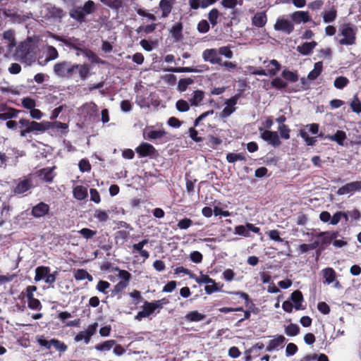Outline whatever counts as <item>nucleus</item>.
<instances>
[{"mask_svg":"<svg viewBox=\"0 0 361 361\" xmlns=\"http://www.w3.org/2000/svg\"><path fill=\"white\" fill-rule=\"evenodd\" d=\"M19 123L20 124L21 128H25L20 130V135L21 137H25L27 134L30 133H34L36 134L42 133L49 129L56 128L67 130L68 128V126L67 123H62L60 121L49 122L47 121H43L39 123L26 118H21L19 120ZM63 133H66L67 131H65Z\"/></svg>","mask_w":361,"mask_h":361,"instance_id":"f257e3e1","label":"nucleus"},{"mask_svg":"<svg viewBox=\"0 0 361 361\" xmlns=\"http://www.w3.org/2000/svg\"><path fill=\"white\" fill-rule=\"evenodd\" d=\"M54 73L61 78H73L78 73L81 80H85L90 73V66L87 63L73 64L70 61H64L56 63L54 66Z\"/></svg>","mask_w":361,"mask_h":361,"instance_id":"f03ea898","label":"nucleus"},{"mask_svg":"<svg viewBox=\"0 0 361 361\" xmlns=\"http://www.w3.org/2000/svg\"><path fill=\"white\" fill-rule=\"evenodd\" d=\"M97 10L95 3L92 0L85 2L83 6H73L69 11L71 18L79 23L85 22V17L87 15L94 13Z\"/></svg>","mask_w":361,"mask_h":361,"instance_id":"7ed1b4c3","label":"nucleus"},{"mask_svg":"<svg viewBox=\"0 0 361 361\" xmlns=\"http://www.w3.org/2000/svg\"><path fill=\"white\" fill-rule=\"evenodd\" d=\"M338 36L343 37L338 39L339 44L353 45L356 41V28L350 23H345L340 27Z\"/></svg>","mask_w":361,"mask_h":361,"instance_id":"20e7f679","label":"nucleus"},{"mask_svg":"<svg viewBox=\"0 0 361 361\" xmlns=\"http://www.w3.org/2000/svg\"><path fill=\"white\" fill-rule=\"evenodd\" d=\"M37 341L39 345L43 346L48 350H49L51 346L60 353H63L68 349V346L65 343L56 338H51V340L47 341L43 336H41L37 339Z\"/></svg>","mask_w":361,"mask_h":361,"instance_id":"39448f33","label":"nucleus"},{"mask_svg":"<svg viewBox=\"0 0 361 361\" xmlns=\"http://www.w3.org/2000/svg\"><path fill=\"white\" fill-rule=\"evenodd\" d=\"M97 327L98 324L97 322L90 324L85 331H81L75 336L74 341L80 342L83 340L85 344H88L91 337L96 333Z\"/></svg>","mask_w":361,"mask_h":361,"instance_id":"423d86ee","label":"nucleus"},{"mask_svg":"<svg viewBox=\"0 0 361 361\" xmlns=\"http://www.w3.org/2000/svg\"><path fill=\"white\" fill-rule=\"evenodd\" d=\"M37 290L35 286H28L26 288V298L27 300V306L30 309L34 310H40L42 307L40 301L34 298L33 293Z\"/></svg>","mask_w":361,"mask_h":361,"instance_id":"0eeeda50","label":"nucleus"},{"mask_svg":"<svg viewBox=\"0 0 361 361\" xmlns=\"http://www.w3.org/2000/svg\"><path fill=\"white\" fill-rule=\"evenodd\" d=\"M135 151L140 157H153L157 154V151L154 146L147 142H142L136 147Z\"/></svg>","mask_w":361,"mask_h":361,"instance_id":"6e6552de","label":"nucleus"},{"mask_svg":"<svg viewBox=\"0 0 361 361\" xmlns=\"http://www.w3.org/2000/svg\"><path fill=\"white\" fill-rule=\"evenodd\" d=\"M49 205L44 202H40L32 207L31 215L36 219H39L49 214Z\"/></svg>","mask_w":361,"mask_h":361,"instance_id":"1a4fd4ad","label":"nucleus"},{"mask_svg":"<svg viewBox=\"0 0 361 361\" xmlns=\"http://www.w3.org/2000/svg\"><path fill=\"white\" fill-rule=\"evenodd\" d=\"M202 59L211 64H221L222 59L216 49H207L202 52Z\"/></svg>","mask_w":361,"mask_h":361,"instance_id":"9d476101","label":"nucleus"},{"mask_svg":"<svg viewBox=\"0 0 361 361\" xmlns=\"http://www.w3.org/2000/svg\"><path fill=\"white\" fill-rule=\"evenodd\" d=\"M249 231H252L253 233H259L260 231V228L250 223H247L245 226L239 225L235 227V233L239 235L248 237L250 236Z\"/></svg>","mask_w":361,"mask_h":361,"instance_id":"9b49d317","label":"nucleus"},{"mask_svg":"<svg viewBox=\"0 0 361 361\" xmlns=\"http://www.w3.org/2000/svg\"><path fill=\"white\" fill-rule=\"evenodd\" d=\"M260 137L262 140L268 142L274 147H278L281 145V142L279 139V136L276 131L263 130L261 133Z\"/></svg>","mask_w":361,"mask_h":361,"instance_id":"f8f14e48","label":"nucleus"},{"mask_svg":"<svg viewBox=\"0 0 361 361\" xmlns=\"http://www.w3.org/2000/svg\"><path fill=\"white\" fill-rule=\"evenodd\" d=\"M274 29L284 32L286 34H290L294 30V25L287 19L279 18L274 25Z\"/></svg>","mask_w":361,"mask_h":361,"instance_id":"ddd939ff","label":"nucleus"},{"mask_svg":"<svg viewBox=\"0 0 361 361\" xmlns=\"http://www.w3.org/2000/svg\"><path fill=\"white\" fill-rule=\"evenodd\" d=\"M361 190V181L357 180L346 183L338 190V195H345Z\"/></svg>","mask_w":361,"mask_h":361,"instance_id":"4468645a","label":"nucleus"},{"mask_svg":"<svg viewBox=\"0 0 361 361\" xmlns=\"http://www.w3.org/2000/svg\"><path fill=\"white\" fill-rule=\"evenodd\" d=\"M32 188H33L32 180L29 178H25L18 182V183L13 189V192L16 195H20L28 191Z\"/></svg>","mask_w":361,"mask_h":361,"instance_id":"2eb2a0df","label":"nucleus"},{"mask_svg":"<svg viewBox=\"0 0 361 361\" xmlns=\"http://www.w3.org/2000/svg\"><path fill=\"white\" fill-rule=\"evenodd\" d=\"M290 16L291 20L296 24H299L300 23H307L311 20V18L307 11H295Z\"/></svg>","mask_w":361,"mask_h":361,"instance_id":"dca6fc26","label":"nucleus"},{"mask_svg":"<svg viewBox=\"0 0 361 361\" xmlns=\"http://www.w3.org/2000/svg\"><path fill=\"white\" fill-rule=\"evenodd\" d=\"M290 300L293 302L294 308L296 310H305V307L302 305L304 298L300 290H296L291 293Z\"/></svg>","mask_w":361,"mask_h":361,"instance_id":"f3484780","label":"nucleus"},{"mask_svg":"<svg viewBox=\"0 0 361 361\" xmlns=\"http://www.w3.org/2000/svg\"><path fill=\"white\" fill-rule=\"evenodd\" d=\"M54 169L55 166L43 168L39 170L38 176L41 180L47 183H51L55 176V173H54Z\"/></svg>","mask_w":361,"mask_h":361,"instance_id":"a211bd4d","label":"nucleus"},{"mask_svg":"<svg viewBox=\"0 0 361 361\" xmlns=\"http://www.w3.org/2000/svg\"><path fill=\"white\" fill-rule=\"evenodd\" d=\"M148 243L149 240L145 238L139 242L138 243L133 244L132 246L133 252L139 253L140 256L144 257V259H148L149 257V253L147 250L143 249V247Z\"/></svg>","mask_w":361,"mask_h":361,"instance_id":"6ab92c4d","label":"nucleus"},{"mask_svg":"<svg viewBox=\"0 0 361 361\" xmlns=\"http://www.w3.org/2000/svg\"><path fill=\"white\" fill-rule=\"evenodd\" d=\"M285 341L286 338L283 335L275 336L273 339L269 341L268 345L266 347V350L271 352L276 349L279 346H281Z\"/></svg>","mask_w":361,"mask_h":361,"instance_id":"aec40b11","label":"nucleus"},{"mask_svg":"<svg viewBox=\"0 0 361 361\" xmlns=\"http://www.w3.org/2000/svg\"><path fill=\"white\" fill-rule=\"evenodd\" d=\"M47 15L49 18H61L64 16V12L62 8L56 7L55 5L48 4L47 6Z\"/></svg>","mask_w":361,"mask_h":361,"instance_id":"412c9836","label":"nucleus"},{"mask_svg":"<svg viewBox=\"0 0 361 361\" xmlns=\"http://www.w3.org/2000/svg\"><path fill=\"white\" fill-rule=\"evenodd\" d=\"M325 138L331 141L336 142L340 146H343L344 141L346 140L347 136L345 131L338 130L336 132L334 135H328L325 137Z\"/></svg>","mask_w":361,"mask_h":361,"instance_id":"4be33fe9","label":"nucleus"},{"mask_svg":"<svg viewBox=\"0 0 361 361\" xmlns=\"http://www.w3.org/2000/svg\"><path fill=\"white\" fill-rule=\"evenodd\" d=\"M183 24L180 22L176 23L172 26L170 30L171 37L173 38L174 42H180L182 40L183 36Z\"/></svg>","mask_w":361,"mask_h":361,"instance_id":"5701e85b","label":"nucleus"},{"mask_svg":"<svg viewBox=\"0 0 361 361\" xmlns=\"http://www.w3.org/2000/svg\"><path fill=\"white\" fill-rule=\"evenodd\" d=\"M316 46L317 42L314 41L310 42H304L301 45L298 46L297 51L302 55H309L312 52Z\"/></svg>","mask_w":361,"mask_h":361,"instance_id":"b1692460","label":"nucleus"},{"mask_svg":"<svg viewBox=\"0 0 361 361\" xmlns=\"http://www.w3.org/2000/svg\"><path fill=\"white\" fill-rule=\"evenodd\" d=\"M173 3L171 0H161L159 8L161 11V17L166 18L171 13Z\"/></svg>","mask_w":361,"mask_h":361,"instance_id":"393cba45","label":"nucleus"},{"mask_svg":"<svg viewBox=\"0 0 361 361\" xmlns=\"http://www.w3.org/2000/svg\"><path fill=\"white\" fill-rule=\"evenodd\" d=\"M204 97V92L202 90H195L192 92L191 98L189 99V102L191 106H198L200 105Z\"/></svg>","mask_w":361,"mask_h":361,"instance_id":"a878e982","label":"nucleus"},{"mask_svg":"<svg viewBox=\"0 0 361 361\" xmlns=\"http://www.w3.org/2000/svg\"><path fill=\"white\" fill-rule=\"evenodd\" d=\"M82 112L90 117H92L97 114L98 106L94 102L85 103L82 106Z\"/></svg>","mask_w":361,"mask_h":361,"instance_id":"bb28decb","label":"nucleus"},{"mask_svg":"<svg viewBox=\"0 0 361 361\" xmlns=\"http://www.w3.org/2000/svg\"><path fill=\"white\" fill-rule=\"evenodd\" d=\"M322 70H323L322 61H319V62L315 63L314 65V69L312 71H311L307 75V79L309 80H314L321 75Z\"/></svg>","mask_w":361,"mask_h":361,"instance_id":"cd10ccee","label":"nucleus"},{"mask_svg":"<svg viewBox=\"0 0 361 361\" xmlns=\"http://www.w3.org/2000/svg\"><path fill=\"white\" fill-rule=\"evenodd\" d=\"M73 197L78 200H83L87 197V189L82 185H77L73 190Z\"/></svg>","mask_w":361,"mask_h":361,"instance_id":"c85d7f7f","label":"nucleus"},{"mask_svg":"<svg viewBox=\"0 0 361 361\" xmlns=\"http://www.w3.org/2000/svg\"><path fill=\"white\" fill-rule=\"evenodd\" d=\"M267 18L265 13H257L252 18V24L257 27H262L265 25Z\"/></svg>","mask_w":361,"mask_h":361,"instance_id":"c756f323","label":"nucleus"},{"mask_svg":"<svg viewBox=\"0 0 361 361\" xmlns=\"http://www.w3.org/2000/svg\"><path fill=\"white\" fill-rule=\"evenodd\" d=\"M323 278L328 284L333 283L336 277V273L333 268L327 267L322 270Z\"/></svg>","mask_w":361,"mask_h":361,"instance_id":"7c9ffc66","label":"nucleus"},{"mask_svg":"<svg viewBox=\"0 0 361 361\" xmlns=\"http://www.w3.org/2000/svg\"><path fill=\"white\" fill-rule=\"evenodd\" d=\"M50 272V268L45 266L37 267L35 269V280L36 281L44 279L47 274Z\"/></svg>","mask_w":361,"mask_h":361,"instance_id":"2f4dec72","label":"nucleus"},{"mask_svg":"<svg viewBox=\"0 0 361 361\" xmlns=\"http://www.w3.org/2000/svg\"><path fill=\"white\" fill-rule=\"evenodd\" d=\"M206 317V315L200 313L197 310L191 311L187 313L185 316V319L188 322H197L203 320Z\"/></svg>","mask_w":361,"mask_h":361,"instance_id":"473e14b6","label":"nucleus"},{"mask_svg":"<svg viewBox=\"0 0 361 361\" xmlns=\"http://www.w3.org/2000/svg\"><path fill=\"white\" fill-rule=\"evenodd\" d=\"M159 306L154 303V302L145 301L142 305V311L147 317L152 314Z\"/></svg>","mask_w":361,"mask_h":361,"instance_id":"72a5a7b5","label":"nucleus"},{"mask_svg":"<svg viewBox=\"0 0 361 361\" xmlns=\"http://www.w3.org/2000/svg\"><path fill=\"white\" fill-rule=\"evenodd\" d=\"M74 277L77 281L87 279L89 281L93 280V277L84 269H78L74 271Z\"/></svg>","mask_w":361,"mask_h":361,"instance_id":"f704fd0d","label":"nucleus"},{"mask_svg":"<svg viewBox=\"0 0 361 361\" xmlns=\"http://www.w3.org/2000/svg\"><path fill=\"white\" fill-rule=\"evenodd\" d=\"M116 345L115 340L105 341L101 343L97 344L94 348L101 352L109 351Z\"/></svg>","mask_w":361,"mask_h":361,"instance_id":"c9c22d12","label":"nucleus"},{"mask_svg":"<svg viewBox=\"0 0 361 361\" xmlns=\"http://www.w3.org/2000/svg\"><path fill=\"white\" fill-rule=\"evenodd\" d=\"M226 159L229 164H233L238 161H246V157L243 153L229 152L226 154Z\"/></svg>","mask_w":361,"mask_h":361,"instance_id":"e433bc0d","label":"nucleus"},{"mask_svg":"<svg viewBox=\"0 0 361 361\" xmlns=\"http://www.w3.org/2000/svg\"><path fill=\"white\" fill-rule=\"evenodd\" d=\"M282 77L287 81L290 82H295L298 80V73L290 71L288 69H284L281 73Z\"/></svg>","mask_w":361,"mask_h":361,"instance_id":"4c0bfd02","label":"nucleus"},{"mask_svg":"<svg viewBox=\"0 0 361 361\" xmlns=\"http://www.w3.org/2000/svg\"><path fill=\"white\" fill-rule=\"evenodd\" d=\"M166 134V132L164 130H150L147 133V137L150 140L161 139Z\"/></svg>","mask_w":361,"mask_h":361,"instance_id":"58836bf2","label":"nucleus"},{"mask_svg":"<svg viewBox=\"0 0 361 361\" xmlns=\"http://www.w3.org/2000/svg\"><path fill=\"white\" fill-rule=\"evenodd\" d=\"M19 112V110L11 108L7 111L0 114V119L2 121H6L16 118Z\"/></svg>","mask_w":361,"mask_h":361,"instance_id":"ea45409f","label":"nucleus"},{"mask_svg":"<svg viewBox=\"0 0 361 361\" xmlns=\"http://www.w3.org/2000/svg\"><path fill=\"white\" fill-rule=\"evenodd\" d=\"M337 17V11L334 7L323 16V20L326 23L334 22Z\"/></svg>","mask_w":361,"mask_h":361,"instance_id":"a19ab883","label":"nucleus"},{"mask_svg":"<svg viewBox=\"0 0 361 361\" xmlns=\"http://www.w3.org/2000/svg\"><path fill=\"white\" fill-rule=\"evenodd\" d=\"M219 11L217 8H212L208 13V20L213 27L216 26L218 23V18L219 17Z\"/></svg>","mask_w":361,"mask_h":361,"instance_id":"79ce46f5","label":"nucleus"},{"mask_svg":"<svg viewBox=\"0 0 361 361\" xmlns=\"http://www.w3.org/2000/svg\"><path fill=\"white\" fill-rule=\"evenodd\" d=\"M300 333V327L296 324H290L285 327V334L288 336H295Z\"/></svg>","mask_w":361,"mask_h":361,"instance_id":"37998d69","label":"nucleus"},{"mask_svg":"<svg viewBox=\"0 0 361 361\" xmlns=\"http://www.w3.org/2000/svg\"><path fill=\"white\" fill-rule=\"evenodd\" d=\"M109 211L106 212L102 209H96L94 217L100 222H106L109 219Z\"/></svg>","mask_w":361,"mask_h":361,"instance_id":"c03bdc74","label":"nucleus"},{"mask_svg":"<svg viewBox=\"0 0 361 361\" xmlns=\"http://www.w3.org/2000/svg\"><path fill=\"white\" fill-rule=\"evenodd\" d=\"M193 224V221L190 218L185 217L178 221L177 224V227L180 230H186L192 226Z\"/></svg>","mask_w":361,"mask_h":361,"instance_id":"a18cd8bd","label":"nucleus"},{"mask_svg":"<svg viewBox=\"0 0 361 361\" xmlns=\"http://www.w3.org/2000/svg\"><path fill=\"white\" fill-rule=\"evenodd\" d=\"M349 80L346 77L339 76L335 79L334 85L337 89L341 90L347 86Z\"/></svg>","mask_w":361,"mask_h":361,"instance_id":"49530a36","label":"nucleus"},{"mask_svg":"<svg viewBox=\"0 0 361 361\" xmlns=\"http://www.w3.org/2000/svg\"><path fill=\"white\" fill-rule=\"evenodd\" d=\"M193 82V80L190 78L180 79L178 83V89L180 92H185L188 85Z\"/></svg>","mask_w":361,"mask_h":361,"instance_id":"de8ad7c7","label":"nucleus"},{"mask_svg":"<svg viewBox=\"0 0 361 361\" xmlns=\"http://www.w3.org/2000/svg\"><path fill=\"white\" fill-rule=\"evenodd\" d=\"M271 85L273 87H275L278 90H281L286 88L288 85V83L282 78L276 77L271 80Z\"/></svg>","mask_w":361,"mask_h":361,"instance_id":"09e8293b","label":"nucleus"},{"mask_svg":"<svg viewBox=\"0 0 361 361\" xmlns=\"http://www.w3.org/2000/svg\"><path fill=\"white\" fill-rule=\"evenodd\" d=\"M176 108L180 112H186L190 109L189 102L184 99H178L176 103Z\"/></svg>","mask_w":361,"mask_h":361,"instance_id":"8fccbe9b","label":"nucleus"},{"mask_svg":"<svg viewBox=\"0 0 361 361\" xmlns=\"http://www.w3.org/2000/svg\"><path fill=\"white\" fill-rule=\"evenodd\" d=\"M350 105L353 112L361 113V102L357 94L354 96Z\"/></svg>","mask_w":361,"mask_h":361,"instance_id":"3c124183","label":"nucleus"},{"mask_svg":"<svg viewBox=\"0 0 361 361\" xmlns=\"http://www.w3.org/2000/svg\"><path fill=\"white\" fill-rule=\"evenodd\" d=\"M127 286L125 282L119 281L111 290V296L113 298L119 295Z\"/></svg>","mask_w":361,"mask_h":361,"instance_id":"603ef678","label":"nucleus"},{"mask_svg":"<svg viewBox=\"0 0 361 361\" xmlns=\"http://www.w3.org/2000/svg\"><path fill=\"white\" fill-rule=\"evenodd\" d=\"M164 71L171 73H191L194 71L190 67H169L165 68Z\"/></svg>","mask_w":361,"mask_h":361,"instance_id":"864d4df0","label":"nucleus"},{"mask_svg":"<svg viewBox=\"0 0 361 361\" xmlns=\"http://www.w3.org/2000/svg\"><path fill=\"white\" fill-rule=\"evenodd\" d=\"M300 136L305 140L306 144L309 146L314 145L317 142L315 137H310L308 133L305 130H300Z\"/></svg>","mask_w":361,"mask_h":361,"instance_id":"5fc2aeb1","label":"nucleus"},{"mask_svg":"<svg viewBox=\"0 0 361 361\" xmlns=\"http://www.w3.org/2000/svg\"><path fill=\"white\" fill-rule=\"evenodd\" d=\"M278 130L280 133V135L282 138L285 140H288L290 138V130L286 125H279Z\"/></svg>","mask_w":361,"mask_h":361,"instance_id":"6e6d98bb","label":"nucleus"},{"mask_svg":"<svg viewBox=\"0 0 361 361\" xmlns=\"http://www.w3.org/2000/svg\"><path fill=\"white\" fill-rule=\"evenodd\" d=\"M218 50L219 55H223L227 59H231L233 56V53L228 46L221 47Z\"/></svg>","mask_w":361,"mask_h":361,"instance_id":"4d7b16f0","label":"nucleus"},{"mask_svg":"<svg viewBox=\"0 0 361 361\" xmlns=\"http://www.w3.org/2000/svg\"><path fill=\"white\" fill-rule=\"evenodd\" d=\"M270 65L274 66V68H270L268 71V73L271 76L275 75L278 71L281 69V64L275 59H272L270 61Z\"/></svg>","mask_w":361,"mask_h":361,"instance_id":"13d9d810","label":"nucleus"},{"mask_svg":"<svg viewBox=\"0 0 361 361\" xmlns=\"http://www.w3.org/2000/svg\"><path fill=\"white\" fill-rule=\"evenodd\" d=\"M78 233L85 238L90 239L96 235L97 231H93L87 228H83Z\"/></svg>","mask_w":361,"mask_h":361,"instance_id":"bf43d9fd","label":"nucleus"},{"mask_svg":"<svg viewBox=\"0 0 361 361\" xmlns=\"http://www.w3.org/2000/svg\"><path fill=\"white\" fill-rule=\"evenodd\" d=\"M22 105L25 109L31 110L36 106L35 101L30 97H25L22 99Z\"/></svg>","mask_w":361,"mask_h":361,"instance_id":"052dcab7","label":"nucleus"},{"mask_svg":"<svg viewBox=\"0 0 361 361\" xmlns=\"http://www.w3.org/2000/svg\"><path fill=\"white\" fill-rule=\"evenodd\" d=\"M210 26L209 23L206 20H200L198 24L197 29L200 33H206L209 30Z\"/></svg>","mask_w":361,"mask_h":361,"instance_id":"680f3d73","label":"nucleus"},{"mask_svg":"<svg viewBox=\"0 0 361 361\" xmlns=\"http://www.w3.org/2000/svg\"><path fill=\"white\" fill-rule=\"evenodd\" d=\"M79 169L82 172H89L91 170V164L86 159H82L79 161Z\"/></svg>","mask_w":361,"mask_h":361,"instance_id":"e2e57ef3","label":"nucleus"},{"mask_svg":"<svg viewBox=\"0 0 361 361\" xmlns=\"http://www.w3.org/2000/svg\"><path fill=\"white\" fill-rule=\"evenodd\" d=\"M118 277L122 280L120 282H125L126 286H128L129 281L131 279V274L126 270H119Z\"/></svg>","mask_w":361,"mask_h":361,"instance_id":"0e129e2a","label":"nucleus"},{"mask_svg":"<svg viewBox=\"0 0 361 361\" xmlns=\"http://www.w3.org/2000/svg\"><path fill=\"white\" fill-rule=\"evenodd\" d=\"M110 283L106 281L101 280L97 285V290L103 293H106V290L110 287Z\"/></svg>","mask_w":361,"mask_h":361,"instance_id":"69168bd1","label":"nucleus"},{"mask_svg":"<svg viewBox=\"0 0 361 361\" xmlns=\"http://www.w3.org/2000/svg\"><path fill=\"white\" fill-rule=\"evenodd\" d=\"M90 200L94 203L99 204L101 202V197L99 192L95 188H90Z\"/></svg>","mask_w":361,"mask_h":361,"instance_id":"338daca9","label":"nucleus"},{"mask_svg":"<svg viewBox=\"0 0 361 361\" xmlns=\"http://www.w3.org/2000/svg\"><path fill=\"white\" fill-rule=\"evenodd\" d=\"M128 236L129 233L126 231L121 230L116 233V241L118 242L119 240H121L122 241V243L127 240Z\"/></svg>","mask_w":361,"mask_h":361,"instance_id":"774afa93","label":"nucleus"}]
</instances>
